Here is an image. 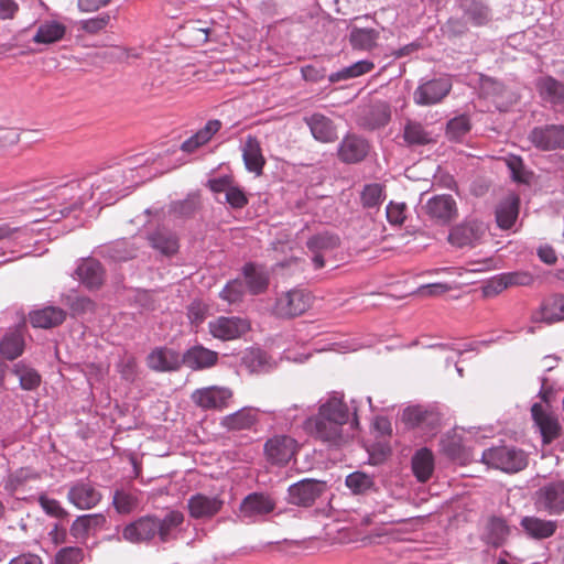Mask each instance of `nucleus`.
Wrapping results in <instances>:
<instances>
[{
	"label": "nucleus",
	"mask_w": 564,
	"mask_h": 564,
	"mask_svg": "<svg viewBox=\"0 0 564 564\" xmlns=\"http://www.w3.org/2000/svg\"><path fill=\"white\" fill-rule=\"evenodd\" d=\"M184 522V514L178 510H170L164 518L143 516L123 528L122 536L131 543L150 542L158 538L166 543L176 539V531Z\"/></svg>",
	"instance_id": "nucleus-1"
},
{
	"label": "nucleus",
	"mask_w": 564,
	"mask_h": 564,
	"mask_svg": "<svg viewBox=\"0 0 564 564\" xmlns=\"http://www.w3.org/2000/svg\"><path fill=\"white\" fill-rule=\"evenodd\" d=\"M344 424L335 423L328 417L316 414L304 422V430L314 438L328 444L340 446L352 436L344 432Z\"/></svg>",
	"instance_id": "nucleus-2"
},
{
	"label": "nucleus",
	"mask_w": 564,
	"mask_h": 564,
	"mask_svg": "<svg viewBox=\"0 0 564 564\" xmlns=\"http://www.w3.org/2000/svg\"><path fill=\"white\" fill-rule=\"evenodd\" d=\"M311 305L310 292L304 289H292L276 296L272 314L279 318H294L304 314Z\"/></svg>",
	"instance_id": "nucleus-3"
},
{
	"label": "nucleus",
	"mask_w": 564,
	"mask_h": 564,
	"mask_svg": "<svg viewBox=\"0 0 564 564\" xmlns=\"http://www.w3.org/2000/svg\"><path fill=\"white\" fill-rule=\"evenodd\" d=\"M299 444L289 435H274L267 440L263 446L265 459L274 466L283 467L295 456Z\"/></svg>",
	"instance_id": "nucleus-4"
},
{
	"label": "nucleus",
	"mask_w": 564,
	"mask_h": 564,
	"mask_svg": "<svg viewBox=\"0 0 564 564\" xmlns=\"http://www.w3.org/2000/svg\"><path fill=\"white\" fill-rule=\"evenodd\" d=\"M534 503L539 510L550 516L564 513V480L545 484L535 491Z\"/></svg>",
	"instance_id": "nucleus-5"
},
{
	"label": "nucleus",
	"mask_w": 564,
	"mask_h": 564,
	"mask_svg": "<svg viewBox=\"0 0 564 564\" xmlns=\"http://www.w3.org/2000/svg\"><path fill=\"white\" fill-rule=\"evenodd\" d=\"M232 397V390L227 387L209 386L196 389L191 399L203 410L221 411L229 406Z\"/></svg>",
	"instance_id": "nucleus-6"
},
{
	"label": "nucleus",
	"mask_w": 564,
	"mask_h": 564,
	"mask_svg": "<svg viewBox=\"0 0 564 564\" xmlns=\"http://www.w3.org/2000/svg\"><path fill=\"white\" fill-rule=\"evenodd\" d=\"M208 330L216 339L235 340L250 330V323L237 316H219L208 323Z\"/></svg>",
	"instance_id": "nucleus-7"
},
{
	"label": "nucleus",
	"mask_w": 564,
	"mask_h": 564,
	"mask_svg": "<svg viewBox=\"0 0 564 564\" xmlns=\"http://www.w3.org/2000/svg\"><path fill=\"white\" fill-rule=\"evenodd\" d=\"M531 415L535 426L541 433L542 443L544 445L551 444L561 436L562 426L558 417L549 409L547 405L534 403L531 406Z\"/></svg>",
	"instance_id": "nucleus-8"
},
{
	"label": "nucleus",
	"mask_w": 564,
	"mask_h": 564,
	"mask_svg": "<svg viewBox=\"0 0 564 564\" xmlns=\"http://www.w3.org/2000/svg\"><path fill=\"white\" fill-rule=\"evenodd\" d=\"M66 499L79 510H91L101 502L102 494L94 484L78 480L69 486Z\"/></svg>",
	"instance_id": "nucleus-9"
},
{
	"label": "nucleus",
	"mask_w": 564,
	"mask_h": 564,
	"mask_svg": "<svg viewBox=\"0 0 564 564\" xmlns=\"http://www.w3.org/2000/svg\"><path fill=\"white\" fill-rule=\"evenodd\" d=\"M107 522V517L104 513L80 514L73 520L69 527V534L76 541L85 543L89 536L105 529Z\"/></svg>",
	"instance_id": "nucleus-10"
},
{
	"label": "nucleus",
	"mask_w": 564,
	"mask_h": 564,
	"mask_svg": "<svg viewBox=\"0 0 564 564\" xmlns=\"http://www.w3.org/2000/svg\"><path fill=\"white\" fill-rule=\"evenodd\" d=\"M326 485L316 479H303L289 487V502L308 507L325 491Z\"/></svg>",
	"instance_id": "nucleus-11"
},
{
	"label": "nucleus",
	"mask_w": 564,
	"mask_h": 564,
	"mask_svg": "<svg viewBox=\"0 0 564 564\" xmlns=\"http://www.w3.org/2000/svg\"><path fill=\"white\" fill-rule=\"evenodd\" d=\"M449 79L437 78L420 85L413 93V100L416 105L429 106L443 100L451 91Z\"/></svg>",
	"instance_id": "nucleus-12"
},
{
	"label": "nucleus",
	"mask_w": 564,
	"mask_h": 564,
	"mask_svg": "<svg viewBox=\"0 0 564 564\" xmlns=\"http://www.w3.org/2000/svg\"><path fill=\"white\" fill-rule=\"evenodd\" d=\"M529 139L538 149L543 151L564 149V126L536 127L530 132Z\"/></svg>",
	"instance_id": "nucleus-13"
},
{
	"label": "nucleus",
	"mask_w": 564,
	"mask_h": 564,
	"mask_svg": "<svg viewBox=\"0 0 564 564\" xmlns=\"http://www.w3.org/2000/svg\"><path fill=\"white\" fill-rule=\"evenodd\" d=\"M425 213L436 223L445 225L454 220L458 215L455 199L452 195H436L430 198L425 206Z\"/></svg>",
	"instance_id": "nucleus-14"
},
{
	"label": "nucleus",
	"mask_w": 564,
	"mask_h": 564,
	"mask_svg": "<svg viewBox=\"0 0 564 564\" xmlns=\"http://www.w3.org/2000/svg\"><path fill=\"white\" fill-rule=\"evenodd\" d=\"M529 464L528 454L516 446L496 447V468L514 474L523 470Z\"/></svg>",
	"instance_id": "nucleus-15"
},
{
	"label": "nucleus",
	"mask_w": 564,
	"mask_h": 564,
	"mask_svg": "<svg viewBox=\"0 0 564 564\" xmlns=\"http://www.w3.org/2000/svg\"><path fill=\"white\" fill-rule=\"evenodd\" d=\"M224 507V500L219 496L196 494L187 501L189 516L194 519L213 518Z\"/></svg>",
	"instance_id": "nucleus-16"
},
{
	"label": "nucleus",
	"mask_w": 564,
	"mask_h": 564,
	"mask_svg": "<svg viewBox=\"0 0 564 564\" xmlns=\"http://www.w3.org/2000/svg\"><path fill=\"white\" fill-rule=\"evenodd\" d=\"M487 227L479 221H469L454 227L448 236V241L458 248L473 246L486 234Z\"/></svg>",
	"instance_id": "nucleus-17"
},
{
	"label": "nucleus",
	"mask_w": 564,
	"mask_h": 564,
	"mask_svg": "<svg viewBox=\"0 0 564 564\" xmlns=\"http://www.w3.org/2000/svg\"><path fill=\"white\" fill-rule=\"evenodd\" d=\"M520 212V196L517 193H508L496 208V225L502 229H511Z\"/></svg>",
	"instance_id": "nucleus-18"
},
{
	"label": "nucleus",
	"mask_w": 564,
	"mask_h": 564,
	"mask_svg": "<svg viewBox=\"0 0 564 564\" xmlns=\"http://www.w3.org/2000/svg\"><path fill=\"white\" fill-rule=\"evenodd\" d=\"M259 422L258 409L245 406L234 413L225 415L220 425L230 432L252 430Z\"/></svg>",
	"instance_id": "nucleus-19"
},
{
	"label": "nucleus",
	"mask_w": 564,
	"mask_h": 564,
	"mask_svg": "<svg viewBox=\"0 0 564 564\" xmlns=\"http://www.w3.org/2000/svg\"><path fill=\"white\" fill-rule=\"evenodd\" d=\"M182 364L180 354L165 347L155 348L147 357L148 367L158 372L178 370Z\"/></svg>",
	"instance_id": "nucleus-20"
},
{
	"label": "nucleus",
	"mask_w": 564,
	"mask_h": 564,
	"mask_svg": "<svg viewBox=\"0 0 564 564\" xmlns=\"http://www.w3.org/2000/svg\"><path fill=\"white\" fill-rule=\"evenodd\" d=\"M369 152V143L356 134L346 135L339 145L338 158L345 163L361 162Z\"/></svg>",
	"instance_id": "nucleus-21"
},
{
	"label": "nucleus",
	"mask_w": 564,
	"mask_h": 564,
	"mask_svg": "<svg viewBox=\"0 0 564 564\" xmlns=\"http://www.w3.org/2000/svg\"><path fill=\"white\" fill-rule=\"evenodd\" d=\"M183 365L192 370H204L218 362V352L202 345L193 346L182 356Z\"/></svg>",
	"instance_id": "nucleus-22"
},
{
	"label": "nucleus",
	"mask_w": 564,
	"mask_h": 564,
	"mask_svg": "<svg viewBox=\"0 0 564 564\" xmlns=\"http://www.w3.org/2000/svg\"><path fill=\"white\" fill-rule=\"evenodd\" d=\"M402 138L408 147H424L436 142L435 135L426 126L412 119L405 120Z\"/></svg>",
	"instance_id": "nucleus-23"
},
{
	"label": "nucleus",
	"mask_w": 564,
	"mask_h": 564,
	"mask_svg": "<svg viewBox=\"0 0 564 564\" xmlns=\"http://www.w3.org/2000/svg\"><path fill=\"white\" fill-rule=\"evenodd\" d=\"M380 31L373 28H359L352 25L348 41L352 50L371 52L379 46Z\"/></svg>",
	"instance_id": "nucleus-24"
},
{
	"label": "nucleus",
	"mask_w": 564,
	"mask_h": 564,
	"mask_svg": "<svg viewBox=\"0 0 564 564\" xmlns=\"http://www.w3.org/2000/svg\"><path fill=\"white\" fill-rule=\"evenodd\" d=\"M242 158L246 169L249 172L254 173L257 176L262 174L263 167L265 165V159L262 154L260 142L256 137L248 135L246 138L242 148Z\"/></svg>",
	"instance_id": "nucleus-25"
},
{
	"label": "nucleus",
	"mask_w": 564,
	"mask_h": 564,
	"mask_svg": "<svg viewBox=\"0 0 564 564\" xmlns=\"http://www.w3.org/2000/svg\"><path fill=\"white\" fill-rule=\"evenodd\" d=\"M521 527L530 538L534 540H544L554 535L557 530V522L554 520L529 516L521 520Z\"/></svg>",
	"instance_id": "nucleus-26"
},
{
	"label": "nucleus",
	"mask_w": 564,
	"mask_h": 564,
	"mask_svg": "<svg viewBox=\"0 0 564 564\" xmlns=\"http://www.w3.org/2000/svg\"><path fill=\"white\" fill-rule=\"evenodd\" d=\"M536 89L540 97L553 107L564 105V83L552 76H545L538 80Z\"/></svg>",
	"instance_id": "nucleus-27"
},
{
	"label": "nucleus",
	"mask_w": 564,
	"mask_h": 564,
	"mask_svg": "<svg viewBox=\"0 0 564 564\" xmlns=\"http://www.w3.org/2000/svg\"><path fill=\"white\" fill-rule=\"evenodd\" d=\"M76 273L88 289H98L105 280V272L99 261L88 258L85 259L77 268Z\"/></svg>",
	"instance_id": "nucleus-28"
},
{
	"label": "nucleus",
	"mask_w": 564,
	"mask_h": 564,
	"mask_svg": "<svg viewBox=\"0 0 564 564\" xmlns=\"http://www.w3.org/2000/svg\"><path fill=\"white\" fill-rule=\"evenodd\" d=\"M411 466L417 481H429L435 467L434 455L432 451L427 447L417 449L411 459Z\"/></svg>",
	"instance_id": "nucleus-29"
},
{
	"label": "nucleus",
	"mask_w": 564,
	"mask_h": 564,
	"mask_svg": "<svg viewBox=\"0 0 564 564\" xmlns=\"http://www.w3.org/2000/svg\"><path fill=\"white\" fill-rule=\"evenodd\" d=\"M313 137L321 142H334L337 139L333 121L322 113H314L305 119Z\"/></svg>",
	"instance_id": "nucleus-30"
},
{
	"label": "nucleus",
	"mask_w": 564,
	"mask_h": 564,
	"mask_svg": "<svg viewBox=\"0 0 564 564\" xmlns=\"http://www.w3.org/2000/svg\"><path fill=\"white\" fill-rule=\"evenodd\" d=\"M221 121L218 119L209 120L207 123L199 129L194 135L185 140L181 150L187 153H193L200 147L208 143L212 138L220 130Z\"/></svg>",
	"instance_id": "nucleus-31"
},
{
	"label": "nucleus",
	"mask_w": 564,
	"mask_h": 564,
	"mask_svg": "<svg viewBox=\"0 0 564 564\" xmlns=\"http://www.w3.org/2000/svg\"><path fill=\"white\" fill-rule=\"evenodd\" d=\"M66 318L64 310L47 306L30 314V323L35 328H51L61 325Z\"/></svg>",
	"instance_id": "nucleus-32"
},
{
	"label": "nucleus",
	"mask_w": 564,
	"mask_h": 564,
	"mask_svg": "<svg viewBox=\"0 0 564 564\" xmlns=\"http://www.w3.org/2000/svg\"><path fill=\"white\" fill-rule=\"evenodd\" d=\"M66 34V26L57 21H44L37 26L32 39L35 44H54L63 40Z\"/></svg>",
	"instance_id": "nucleus-33"
},
{
	"label": "nucleus",
	"mask_w": 564,
	"mask_h": 564,
	"mask_svg": "<svg viewBox=\"0 0 564 564\" xmlns=\"http://www.w3.org/2000/svg\"><path fill=\"white\" fill-rule=\"evenodd\" d=\"M391 119L390 106L384 101H378L369 107L361 118V126L368 129L384 127Z\"/></svg>",
	"instance_id": "nucleus-34"
},
{
	"label": "nucleus",
	"mask_w": 564,
	"mask_h": 564,
	"mask_svg": "<svg viewBox=\"0 0 564 564\" xmlns=\"http://www.w3.org/2000/svg\"><path fill=\"white\" fill-rule=\"evenodd\" d=\"M274 502L262 494H250L247 496L240 507L246 517L267 514L273 511Z\"/></svg>",
	"instance_id": "nucleus-35"
},
{
	"label": "nucleus",
	"mask_w": 564,
	"mask_h": 564,
	"mask_svg": "<svg viewBox=\"0 0 564 564\" xmlns=\"http://www.w3.org/2000/svg\"><path fill=\"white\" fill-rule=\"evenodd\" d=\"M317 414L323 415L324 417H328L335 423H340L344 425H346L349 421V409L347 404L337 397H332L326 402L321 404Z\"/></svg>",
	"instance_id": "nucleus-36"
},
{
	"label": "nucleus",
	"mask_w": 564,
	"mask_h": 564,
	"mask_svg": "<svg viewBox=\"0 0 564 564\" xmlns=\"http://www.w3.org/2000/svg\"><path fill=\"white\" fill-rule=\"evenodd\" d=\"M24 337L18 329L8 332L0 340V354L8 360H14L24 351Z\"/></svg>",
	"instance_id": "nucleus-37"
},
{
	"label": "nucleus",
	"mask_w": 564,
	"mask_h": 564,
	"mask_svg": "<svg viewBox=\"0 0 564 564\" xmlns=\"http://www.w3.org/2000/svg\"><path fill=\"white\" fill-rule=\"evenodd\" d=\"M152 248L159 250L162 254L173 256L178 250L177 237L165 229H158L149 236Z\"/></svg>",
	"instance_id": "nucleus-38"
},
{
	"label": "nucleus",
	"mask_w": 564,
	"mask_h": 564,
	"mask_svg": "<svg viewBox=\"0 0 564 564\" xmlns=\"http://www.w3.org/2000/svg\"><path fill=\"white\" fill-rule=\"evenodd\" d=\"M243 276L251 294L263 293L269 286V275L262 269L257 268L252 263L243 267Z\"/></svg>",
	"instance_id": "nucleus-39"
},
{
	"label": "nucleus",
	"mask_w": 564,
	"mask_h": 564,
	"mask_svg": "<svg viewBox=\"0 0 564 564\" xmlns=\"http://www.w3.org/2000/svg\"><path fill=\"white\" fill-rule=\"evenodd\" d=\"M496 161L502 163L509 171L511 178L520 184H529L532 178V172L525 169L520 156L507 155L496 158Z\"/></svg>",
	"instance_id": "nucleus-40"
},
{
	"label": "nucleus",
	"mask_w": 564,
	"mask_h": 564,
	"mask_svg": "<svg viewBox=\"0 0 564 564\" xmlns=\"http://www.w3.org/2000/svg\"><path fill=\"white\" fill-rule=\"evenodd\" d=\"M375 69V63L369 59H361L354 63L350 66L344 67L343 69L329 75L328 79L330 83H337L356 78L368 74Z\"/></svg>",
	"instance_id": "nucleus-41"
},
{
	"label": "nucleus",
	"mask_w": 564,
	"mask_h": 564,
	"mask_svg": "<svg viewBox=\"0 0 564 564\" xmlns=\"http://www.w3.org/2000/svg\"><path fill=\"white\" fill-rule=\"evenodd\" d=\"M12 372L19 378L21 389L33 391L42 382L41 375L34 368L24 362H18L13 366Z\"/></svg>",
	"instance_id": "nucleus-42"
},
{
	"label": "nucleus",
	"mask_w": 564,
	"mask_h": 564,
	"mask_svg": "<svg viewBox=\"0 0 564 564\" xmlns=\"http://www.w3.org/2000/svg\"><path fill=\"white\" fill-rule=\"evenodd\" d=\"M440 445L441 452L451 459H459L464 455L463 436L456 429L447 432Z\"/></svg>",
	"instance_id": "nucleus-43"
},
{
	"label": "nucleus",
	"mask_w": 564,
	"mask_h": 564,
	"mask_svg": "<svg viewBox=\"0 0 564 564\" xmlns=\"http://www.w3.org/2000/svg\"><path fill=\"white\" fill-rule=\"evenodd\" d=\"M542 321L551 324L564 319V295H553L541 306Z\"/></svg>",
	"instance_id": "nucleus-44"
},
{
	"label": "nucleus",
	"mask_w": 564,
	"mask_h": 564,
	"mask_svg": "<svg viewBox=\"0 0 564 564\" xmlns=\"http://www.w3.org/2000/svg\"><path fill=\"white\" fill-rule=\"evenodd\" d=\"M182 33L185 39L194 45L204 44L208 41L210 28L199 20H191L185 22L182 28Z\"/></svg>",
	"instance_id": "nucleus-45"
},
{
	"label": "nucleus",
	"mask_w": 564,
	"mask_h": 564,
	"mask_svg": "<svg viewBox=\"0 0 564 564\" xmlns=\"http://www.w3.org/2000/svg\"><path fill=\"white\" fill-rule=\"evenodd\" d=\"M533 276L528 272H509L496 276V293L501 292L510 286L530 285Z\"/></svg>",
	"instance_id": "nucleus-46"
},
{
	"label": "nucleus",
	"mask_w": 564,
	"mask_h": 564,
	"mask_svg": "<svg viewBox=\"0 0 564 564\" xmlns=\"http://www.w3.org/2000/svg\"><path fill=\"white\" fill-rule=\"evenodd\" d=\"M339 238L336 235L323 232L308 239L306 246L312 252H324L336 249L339 246Z\"/></svg>",
	"instance_id": "nucleus-47"
},
{
	"label": "nucleus",
	"mask_w": 564,
	"mask_h": 564,
	"mask_svg": "<svg viewBox=\"0 0 564 564\" xmlns=\"http://www.w3.org/2000/svg\"><path fill=\"white\" fill-rule=\"evenodd\" d=\"M346 486L356 495L365 494L375 486L373 478L366 473L355 471L346 477Z\"/></svg>",
	"instance_id": "nucleus-48"
},
{
	"label": "nucleus",
	"mask_w": 564,
	"mask_h": 564,
	"mask_svg": "<svg viewBox=\"0 0 564 564\" xmlns=\"http://www.w3.org/2000/svg\"><path fill=\"white\" fill-rule=\"evenodd\" d=\"M112 503L117 512L128 514L138 507L139 499L132 492L117 490L113 495Z\"/></svg>",
	"instance_id": "nucleus-49"
},
{
	"label": "nucleus",
	"mask_w": 564,
	"mask_h": 564,
	"mask_svg": "<svg viewBox=\"0 0 564 564\" xmlns=\"http://www.w3.org/2000/svg\"><path fill=\"white\" fill-rule=\"evenodd\" d=\"M470 130V121L466 116H458L451 119L446 126V135L449 140L459 141Z\"/></svg>",
	"instance_id": "nucleus-50"
},
{
	"label": "nucleus",
	"mask_w": 564,
	"mask_h": 564,
	"mask_svg": "<svg viewBox=\"0 0 564 564\" xmlns=\"http://www.w3.org/2000/svg\"><path fill=\"white\" fill-rule=\"evenodd\" d=\"M360 199L362 206L366 208H373L379 206L383 200V185L379 183L365 185Z\"/></svg>",
	"instance_id": "nucleus-51"
},
{
	"label": "nucleus",
	"mask_w": 564,
	"mask_h": 564,
	"mask_svg": "<svg viewBox=\"0 0 564 564\" xmlns=\"http://www.w3.org/2000/svg\"><path fill=\"white\" fill-rule=\"evenodd\" d=\"M39 503L44 512L56 519H67L69 512L62 506V503L53 498H48L45 495L39 497Z\"/></svg>",
	"instance_id": "nucleus-52"
},
{
	"label": "nucleus",
	"mask_w": 564,
	"mask_h": 564,
	"mask_svg": "<svg viewBox=\"0 0 564 564\" xmlns=\"http://www.w3.org/2000/svg\"><path fill=\"white\" fill-rule=\"evenodd\" d=\"M36 478H37V475L30 468H20L9 475L4 487L7 490L14 492L21 486H23L26 481H29L31 479H36Z\"/></svg>",
	"instance_id": "nucleus-53"
},
{
	"label": "nucleus",
	"mask_w": 564,
	"mask_h": 564,
	"mask_svg": "<svg viewBox=\"0 0 564 564\" xmlns=\"http://www.w3.org/2000/svg\"><path fill=\"white\" fill-rule=\"evenodd\" d=\"M84 560V550L79 546L62 547L54 557V564H79Z\"/></svg>",
	"instance_id": "nucleus-54"
},
{
	"label": "nucleus",
	"mask_w": 564,
	"mask_h": 564,
	"mask_svg": "<svg viewBox=\"0 0 564 564\" xmlns=\"http://www.w3.org/2000/svg\"><path fill=\"white\" fill-rule=\"evenodd\" d=\"M245 295L243 283L239 280H232L226 284L220 292V297L229 304H236L242 301Z\"/></svg>",
	"instance_id": "nucleus-55"
},
{
	"label": "nucleus",
	"mask_w": 564,
	"mask_h": 564,
	"mask_svg": "<svg viewBox=\"0 0 564 564\" xmlns=\"http://www.w3.org/2000/svg\"><path fill=\"white\" fill-rule=\"evenodd\" d=\"M406 205L391 202L387 206V219L392 225H402L405 219Z\"/></svg>",
	"instance_id": "nucleus-56"
},
{
	"label": "nucleus",
	"mask_w": 564,
	"mask_h": 564,
	"mask_svg": "<svg viewBox=\"0 0 564 564\" xmlns=\"http://www.w3.org/2000/svg\"><path fill=\"white\" fill-rule=\"evenodd\" d=\"M519 97L511 90L500 88L496 91V108L500 111H507L509 107L518 102Z\"/></svg>",
	"instance_id": "nucleus-57"
},
{
	"label": "nucleus",
	"mask_w": 564,
	"mask_h": 564,
	"mask_svg": "<svg viewBox=\"0 0 564 564\" xmlns=\"http://www.w3.org/2000/svg\"><path fill=\"white\" fill-rule=\"evenodd\" d=\"M427 412L419 406L408 408L403 412V421L411 426H420L426 420Z\"/></svg>",
	"instance_id": "nucleus-58"
},
{
	"label": "nucleus",
	"mask_w": 564,
	"mask_h": 564,
	"mask_svg": "<svg viewBox=\"0 0 564 564\" xmlns=\"http://www.w3.org/2000/svg\"><path fill=\"white\" fill-rule=\"evenodd\" d=\"M226 202L232 208H242L248 204V198L239 187L231 186L226 193Z\"/></svg>",
	"instance_id": "nucleus-59"
},
{
	"label": "nucleus",
	"mask_w": 564,
	"mask_h": 564,
	"mask_svg": "<svg viewBox=\"0 0 564 564\" xmlns=\"http://www.w3.org/2000/svg\"><path fill=\"white\" fill-rule=\"evenodd\" d=\"M206 313H207V307L205 304H203L200 302H193L188 306L187 316L192 324H194L195 326H198L204 322V319L206 317Z\"/></svg>",
	"instance_id": "nucleus-60"
},
{
	"label": "nucleus",
	"mask_w": 564,
	"mask_h": 564,
	"mask_svg": "<svg viewBox=\"0 0 564 564\" xmlns=\"http://www.w3.org/2000/svg\"><path fill=\"white\" fill-rule=\"evenodd\" d=\"M20 6L15 0H0V21L15 19Z\"/></svg>",
	"instance_id": "nucleus-61"
},
{
	"label": "nucleus",
	"mask_w": 564,
	"mask_h": 564,
	"mask_svg": "<svg viewBox=\"0 0 564 564\" xmlns=\"http://www.w3.org/2000/svg\"><path fill=\"white\" fill-rule=\"evenodd\" d=\"M264 361V355L260 350H252L243 357V364L251 372L260 371Z\"/></svg>",
	"instance_id": "nucleus-62"
},
{
	"label": "nucleus",
	"mask_w": 564,
	"mask_h": 564,
	"mask_svg": "<svg viewBox=\"0 0 564 564\" xmlns=\"http://www.w3.org/2000/svg\"><path fill=\"white\" fill-rule=\"evenodd\" d=\"M110 21V17L108 14L88 19L83 22V30L88 33H97L105 29Z\"/></svg>",
	"instance_id": "nucleus-63"
},
{
	"label": "nucleus",
	"mask_w": 564,
	"mask_h": 564,
	"mask_svg": "<svg viewBox=\"0 0 564 564\" xmlns=\"http://www.w3.org/2000/svg\"><path fill=\"white\" fill-rule=\"evenodd\" d=\"M464 18L475 25H480L487 18V10L479 4H474L471 8L466 10Z\"/></svg>",
	"instance_id": "nucleus-64"
}]
</instances>
